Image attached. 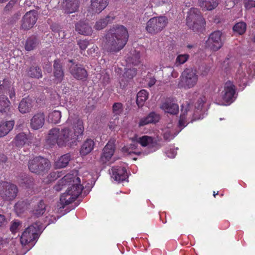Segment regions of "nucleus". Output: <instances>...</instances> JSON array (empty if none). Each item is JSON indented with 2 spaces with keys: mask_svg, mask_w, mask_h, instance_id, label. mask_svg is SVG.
Instances as JSON below:
<instances>
[{
  "mask_svg": "<svg viewBox=\"0 0 255 255\" xmlns=\"http://www.w3.org/2000/svg\"><path fill=\"white\" fill-rule=\"evenodd\" d=\"M67 127L50 129L46 137V143L50 147L55 144L59 146H72L77 144L78 137L84 131L83 122L76 115L70 116L66 121Z\"/></svg>",
  "mask_w": 255,
  "mask_h": 255,
  "instance_id": "obj_1",
  "label": "nucleus"
},
{
  "mask_svg": "<svg viewBox=\"0 0 255 255\" xmlns=\"http://www.w3.org/2000/svg\"><path fill=\"white\" fill-rule=\"evenodd\" d=\"M128 38L126 27L122 25L112 26L105 35L104 49L107 52L114 54L124 48Z\"/></svg>",
  "mask_w": 255,
  "mask_h": 255,
  "instance_id": "obj_2",
  "label": "nucleus"
},
{
  "mask_svg": "<svg viewBox=\"0 0 255 255\" xmlns=\"http://www.w3.org/2000/svg\"><path fill=\"white\" fill-rule=\"evenodd\" d=\"M80 178L74 176L73 174H68L64 176L59 182L58 185L54 187L55 190L60 191L63 186L66 185L70 186L68 187L65 193L60 197V201L62 207L67 205L74 201L81 193L83 186L80 183Z\"/></svg>",
  "mask_w": 255,
  "mask_h": 255,
  "instance_id": "obj_3",
  "label": "nucleus"
},
{
  "mask_svg": "<svg viewBox=\"0 0 255 255\" xmlns=\"http://www.w3.org/2000/svg\"><path fill=\"white\" fill-rule=\"evenodd\" d=\"M42 226L40 222H36L27 227L22 233L20 237L22 245H28L30 248L33 246L39 235L41 232Z\"/></svg>",
  "mask_w": 255,
  "mask_h": 255,
  "instance_id": "obj_4",
  "label": "nucleus"
},
{
  "mask_svg": "<svg viewBox=\"0 0 255 255\" xmlns=\"http://www.w3.org/2000/svg\"><path fill=\"white\" fill-rule=\"evenodd\" d=\"M186 23L194 31H201L203 29L205 21L199 9L195 8L190 9L187 13Z\"/></svg>",
  "mask_w": 255,
  "mask_h": 255,
  "instance_id": "obj_5",
  "label": "nucleus"
},
{
  "mask_svg": "<svg viewBox=\"0 0 255 255\" xmlns=\"http://www.w3.org/2000/svg\"><path fill=\"white\" fill-rule=\"evenodd\" d=\"M236 97V86L233 82L228 81L225 83L224 90L221 93V99L217 100V103L220 105H229L235 101Z\"/></svg>",
  "mask_w": 255,
  "mask_h": 255,
  "instance_id": "obj_6",
  "label": "nucleus"
},
{
  "mask_svg": "<svg viewBox=\"0 0 255 255\" xmlns=\"http://www.w3.org/2000/svg\"><path fill=\"white\" fill-rule=\"evenodd\" d=\"M198 76L197 71L193 68H186L182 72L179 86L185 89L194 87L197 84Z\"/></svg>",
  "mask_w": 255,
  "mask_h": 255,
  "instance_id": "obj_7",
  "label": "nucleus"
},
{
  "mask_svg": "<svg viewBox=\"0 0 255 255\" xmlns=\"http://www.w3.org/2000/svg\"><path fill=\"white\" fill-rule=\"evenodd\" d=\"M167 23L168 19L166 16L153 17L147 22L146 30L150 34H155L161 31Z\"/></svg>",
  "mask_w": 255,
  "mask_h": 255,
  "instance_id": "obj_8",
  "label": "nucleus"
},
{
  "mask_svg": "<svg viewBox=\"0 0 255 255\" xmlns=\"http://www.w3.org/2000/svg\"><path fill=\"white\" fill-rule=\"evenodd\" d=\"M29 170L37 174H43L50 168L49 160L41 156H38L30 160L28 164Z\"/></svg>",
  "mask_w": 255,
  "mask_h": 255,
  "instance_id": "obj_9",
  "label": "nucleus"
},
{
  "mask_svg": "<svg viewBox=\"0 0 255 255\" xmlns=\"http://www.w3.org/2000/svg\"><path fill=\"white\" fill-rule=\"evenodd\" d=\"M255 73V65L250 62L247 66L242 64L239 66L235 76V80L239 83V86H245L247 84L248 75H254Z\"/></svg>",
  "mask_w": 255,
  "mask_h": 255,
  "instance_id": "obj_10",
  "label": "nucleus"
},
{
  "mask_svg": "<svg viewBox=\"0 0 255 255\" xmlns=\"http://www.w3.org/2000/svg\"><path fill=\"white\" fill-rule=\"evenodd\" d=\"M18 192L16 185L7 182H0V196L4 200H13Z\"/></svg>",
  "mask_w": 255,
  "mask_h": 255,
  "instance_id": "obj_11",
  "label": "nucleus"
},
{
  "mask_svg": "<svg viewBox=\"0 0 255 255\" xmlns=\"http://www.w3.org/2000/svg\"><path fill=\"white\" fill-rule=\"evenodd\" d=\"M206 44V46L213 51L218 50L222 47L223 44L222 33L219 30L212 32L210 34Z\"/></svg>",
  "mask_w": 255,
  "mask_h": 255,
  "instance_id": "obj_12",
  "label": "nucleus"
},
{
  "mask_svg": "<svg viewBox=\"0 0 255 255\" xmlns=\"http://www.w3.org/2000/svg\"><path fill=\"white\" fill-rule=\"evenodd\" d=\"M37 20V13L35 10H30L26 12L21 20V28L28 30L32 28Z\"/></svg>",
  "mask_w": 255,
  "mask_h": 255,
  "instance_id": "obj_13",
  "label": "nucleus"
},
{
  "mask_svg": "<svg viewBox=\"0 0 255 255\" xmlns=\"http://www.w3.org/2000/svg\"><path fill=\"white\" fill-rule=\"evenodd\" d=\"M69 71L71 74L76 79L82 80L87 77V72L83 67L75 64L72 60L69 61Z\"/></svg>",
  "mask_w": 255,
  "mask_h": 255,
  "instance_id": "obj_14",
  "label": "nucleus"
},
{
  "mask_svg": "<svg viewBox=\"0 0 255 255\" xmlns=\"http://www.w3.org/2000/svg\"><path fill=\"white\" fill-rule=\"evenodd\" d=\"M115 146L114 140H110L104 147L100 157V162L106 163L108 162L114 155Z\"/></svg>",
  "mask_w": 255,
  "mask_h": 255,
  "instance_id": "obj_15",
  "label": "nucleus"
},
{
  "mask_svg": "<svg viewBox=\"0 0 255 255\" xmlns=\"http://www.w3.org/2000/svg\"><path fill=\"white\" fill-rule=\"evenodd\" d=\"M111 171L112 178L119 183L126 180L128 178L127 169L125 167L115 166L112 167Z\"/></svg>",
  "mask_w": 255,
  "mask_h": 255,
  "instance_id": "obj_16",
  "label": "nucleus"
},
{
  "mask_svg": "<svg viewBox=\"0 0 255 255\" xmlns=\"http://www.w3.org/2000/svg\"><path fill=\"white\" fill-rule=\"evenodd\" d=\"M188 107L189 106H187L185 109L183 106L181 108L179 126L182 128L185 127L189 122H192L193 121L191 118L193 112L188 109Z\"/></svg>",
  "mask_w": 255,
  "mask_h": 255,
  "instance_id": "obj_17",
  "label": "nucleus"
},
{
  "mask_svg": "<svg viewBox=\"0 0 255 255\" xmlns=\"http://www.w3.org/2000/svg\"><path fill=\"white\" fill-rule=\"evenodd\" d=\"M108 3V0H91L88 10L92 13H99L106 7Z\"/></svg>",
  "mask_w": 255,
  "mask_h": 255,
  "instance_id": "obj_18",
  "label": "nucleus"
},
{
  "mask_svg": "<svg viewBox=\"0 0 255 255\" xmlns=\"http://www.w3.org/2000/svg\"><path fill=\"white\" fill-rule=\"evenodd\" d=\"M45 123V115L43 113L35 114L30 121V126L33 129H38L42 128Z\"/></svg>",
  "mask_w": 255,
  "mask_h": 255,
  "instance_id": "obj_19",
  "label": "nucleus"
},
{
  "mask_svg": "<svg viewBox=\"0 0 255 255\" xmlns=\"http://www.w3.org/2000/svg\"><path fill=\"white\" fill-rule=\"evenodd\" d=\"M79 4V0H65L63 2L62 7L65 12L71 13L78 9Z\"/></svg>",
  "mask_w": 255,
  "mask_h": 255,
  "instance_id": "obj_20",
  "label": "nucleus"
},
{
  "mask_svg": "<svg viewBox=\"0 0 255 255\" xmlns=\"http://www.w3.org/2000/svg\"><path fill=\"white\" fill-rule=\"evenodd\" d=\"M53 69L55 80L57 83H60L63 80L64 74L61 64L59 60H54Z\"/></svg>",
  "mask_w": 255,
  "mask_h": 255,
  "instance_id": "obj_21",
  "label": "nucleus"
},
{
  "mask_svg": "<svg viewBox=\"0 0 255 255\" xmlns=\"http://www.w3.org/2000/svg\"><path fill=\"white\" fill-rule=\"evenodd\" d=\"M33 101L30 98L23 99L19 104V111L22 114L29 113L33 107Z\"/></svg>",
  "mask_w": 255,
  "mask_h": 255,
  "instance_id": "obj_22",
  "label": "nucleus"
},
{
  "mask_svg": "<svg viewBox=\"0 0 255 255\" xmlns=\"http://www.w3.org/2000/svg\"><path fill=\"white\" fill-rule=\"evenodd\" d=\"M165 112L171 115H176L179 112V106L177 104L166 101L160 106Z\"/></svg>",
  "mask_w": 255,
  "mask_h": 255,
  "instance_id": "obj_23",
  "label": "nucleus"
},
{
  "mask_svg": "<svg viewBox=\"0 0 255 255\" xmlns=\"http://www.w3.org/2000/svg\"><path fill=\"white\" fill-rule=\"evenodd\" d=\"M13 121H2L0 123V137L7 134L13 128Z\"/></svg>",
  "mask_w": 255,
  "mask_h": 255,
  "instance_id": "obj_24",
  "label": "nucleus"
},
{
  "mask_svg": "<svg viewBox=\"0 0 255 255\" xmlns=\"http://www.w3.org/2000/svg\"><path fill=\"white\" fill-rule=\"evenodd\" d=\"M76 30L79 33L85 35H89L92 33V28L87 23L83 21H80L75 25Z\"/></svg>",
  "mask_w": 255,
  "mask_h": 255,
  "instance_id": "obj_25",
  "label": "nucleus"
},
{
  "mask_svg": "<svg viewBox=\"0 0 255 255\" xmlns=\"http://www.w3.org/2000/svg\"><path fill=\"white\" fill-rule=\"evenodd\" d=\"M160 116L155 112L150 113L147 117L141 119L139 123V126H143L145 125L155 123L159 121Z\"/></svg>",
  "mask_w": 255,
  "mask_h": 255,
  "instance_id": "obj_26",
  "label": "nucleus"
},
{
  "mask_svg": "<svg viewBox=\"0 0 255 255\" xmlns=\"http://www.w3.org/2000/svg\"><path fill=\"white\" fill-rule=\"evenodd\" d=\"M10 103L7 98L3 95L0 96V113L7 114L10 112Z\"/></svg>",
  "mask_w": 255,
  "mask_h": 255,
  "instance_id": "obj_27",
  "label": "nucleus"
},
{
  "mask_svg": "<svg viewBox=\"0 0 255 255\" xmlns=\"http://www.w3.org/2000/svg\"><path fill=\"white\" fill-rule=\"evenodd\" d=\"M95 145L94 141L91 139H87L83 143L80 149V154L82 155H86L90 153L93 149Z\"/></svg>",
  "mask_w": 255,
  "mask_h": 255,
  "instance_id": "obj_28",
  "label": "nucleus"
},
{
  "mask_svg": "<svg viewBox=\"0 0 255 255\" xmlns=\"http://www.w3.org/2000/svg\"><path fill=\"white\" fill-rule=\"evenodd\" d=\"M200 6L205 10H212L219 4V0H199Z\"/></svg>",
  "mask_w": 255,
  "mask_h": 255,
  "instance_id": "obj_29",
  "label": "nucleus"
},
{
  "mask_svg": "<svg viewBox=\"0 0 255 255\" xmlns=\"http://www.w3.org/2000/svg\"><path fill=\"white\" fill-rule=\"evenodd\" d=\"M114 19L115 16L108 15L106 17L98 20L95 25V28L97 30L102 29L105 28L108 23L112 22Z\"/></svg>",
  "mask_w": 255,
  "mask_h": 255,
  "instance_id": "obj_30",
  "label": "nucleus"
},
{
  "mask_svg": "<svg viewBox=\"0 0 255 255\" xmlns=\"http://www.w3.org/2000/svg\"><path fill=\"white\" fill-rule=\"evenodd\" d=\"M139 142L142 146H148V147H154L157 144V141L155 138L147 135L140 137Z\"/></svg>",
  "mask_w": 255,
  "mask_h": 255,
  "instance_id": "obj_31",
  "label": "nucleus"
},
{
  "mask_svg": "<svg viewBox=\"0 0 255 255\" xmlns=\"http://www.w3.org/2000/svg\"><path fill=\"white\" fill-rule=\"evenodd\" d=\"M26 71L27 75L31 78L39 79L42 76L41 70L37 65H32Z\"/></svg>",
  "mask_w": 255,
  "mask_h": 255,
  "instance_id": "obj_32",
  "label": "nucleus"
},
{
  "mask_svg": "<svg viewBox=\"0 0 255 255\" xmlns=\"http://www.w3.org/2000/svg\"><path fill=\"white\" fill-rule=\"evenodd\" d=\"M39 44V39L35 36L29 37L25 43V49L27 51H31L36 48Z\"/></svg>",
  "mask_w": 255,
  "mask_h": 255,
  "instance_id": "obj_33",
  "label": "nucleus"
},
{
  "mask_svg": "<svg viewBox=\"0 0 255 255\" xmlns=\"http://www.w3.org/2000/svg\"><path fill=\"white\" fill-rule=\"evenodd\" d=\"M71 159V157L70 153H66L62 155L58 160L55 162V166L57 168H64L67 166Z\"/></svg>",
  "mask_w": 255,
  "mask_h": 255,
  "instance_id": "obj_34",
  "label": "nucleus"
},
{
  "mask_svg": "<svg viewBox=\"0 0 255 255\" xmlns=\"http://www.w3.org/2000/svg\"><path fill=\"white\" fill-rule=\"evenodd\" d=\"M148 94L145 90H142L138 92L136 102L139 108L142 107L144 105V102L148 98Z\"/></svg>",
  "mask_w": 255,
  "mask_h": 255,
  "instance_id": "obj_35",
  "label": "nucleus"
},
{
  "mask_svg": "<svg viewBox=\"0 0 255 255\" xmlns=\"http://www.w3.org/2000/svg\"><path fill=\"white\" fill-rule=\"evenodd\" d=\"M61 118V113L58 110H54L48 114V121L52 124H58Z\"/></svg>",
  "mask_w": 255,
  "mask_h": 255,
  "instance_id": "obj_36",
  "label": "nucleus"
},
{
  "mask_svg": "<svg viewBox=\"0 0 255 255\" xmlns=\"http://www.w3.org/2000/svg\"><path fill=\"white\" fill-rule=\"evenodd\" d=\"M27 140L26 135L24 132L17 134L14 139L15 145L17 147H22Z\"/></svg>",
  "mask_w": 255,
  "mask_h": 255,
  "instance_id": "obj_37",
  "label": "nucleus"
},
{
  "mask_svg": "<svg viewBox=\"0 0 255 255\" xmlns=\"http://www.w3.org/2000/svg\"><path fill=\"white\" fill-rule=\"evenodd\" d=\"M45 204L42 200H40L35 206L33 210V214L36 216H39L43 214L45 211Z\"/></svg>",
  "mask_w": 255,
  "mask_h": 255,
  "instance_id": "obj_38",
  "label": "nucleus"
},
{
  "mask_svg": "<svg viewBox=\"0 0 255 255\" xmlns=\"http://www.w3.org/2000/svg\"><path fill=\"white\" fill-rule=\"evenodd\" d=\"M235 32L242 35L244 34L247 29V24L245 22L241 21L236 23L233 28Z\"/></svg>",
  "mask_w": 255,
  "mask_h": 255,
  "instance_id": "obj_39",
  "label": "nucleus"
},
{
  "mask_svg": "<svg viewBox=\"0 0 255 255\" xmlns=\"http://www.w3.org/2000/svg\"><path fill=\"white\" fill-rule=\"evenodd\" d=\"M137 145L138 144L136 143H131L128 146H124L122 150L123 152L128 154L134 153L139 155L141 154L140 152H136L134 151L136 149Z\"/></svg>",
  "mask_w": 255,
  "mask_h": 255,
  "instance_id": "obj_40",
  "label": "nucleus"
},
{
  "mask_svg": "<svg viewBox=\"0 0 255 255\" xmlns=\"http://www.w3.org/2000/svg\"><path fill=\"white\" fill-rule=\"evenodd\" d=\"M113 113L115 116H118L122 114L124 111L123 105L121 103H115L113 104Z\"/></svg>",
  "mask_w": 255,
  "mask_h": 255,
  "instance_id": "obj_41",
  "label": "nucleus"
},
{
  "mask_svg": "<svg viewBox=\"0 0 255 255\" xmlns=\"http://www.w3.org/2000/svg\"><path fill=\"white\" fill-rule=\"evenodd\" d=\"M136 74V70L134 68L125 69L123 76L128 79H131Z\"/></svg>",
  "mask_w": 255,
  "mask_h": 255,
  "instance_id": "obj_42",
  "label": "nucleus"
},
{
  "mask_svg": "<svg viewBox=\"0 0 255 255\" xmlns=\"http://www.w3.org/2000/svg\"><path fill=\"white\" fill-rule=\"evenodd\" d=\"M189 55L187 54H180L176 59L175 64L177 65H179L185 63L189 59Z\"/></svg>",
  "mask_w": 255,
  "mask_h": 255,
  "instance_id": "obj_43",
  "label": "nucleus"
},
{
  "mask_svg": "<svg viewBox=\"0 0 255 255\" xmlns=\"http://www.w3.org/2000/svg\"><path fill=\"white\" fill-rule=\"evenodd\" d=\"M10 81L7 79H4L2 84L0 85V93H7V88H10Z\"/></svg>",
  "mask_w": 255,
  "mask_h": 255,
  "instance_id": "obj_44",
  "label": "nucleus"
},
{
  "mask_svg": "<svg viewBox=\"0 0 255 255\" xmlns=\"http://www.w3.org/2000/svg\"><path fill=\"white\" fill-rule=\"evenodd\" d=\"M206 100V97L204 96H201L195 104V108L198 110H201Z\"/></svg>",
  "mask_w": 255,
  "mask_h": 255,
  "instance_id": "obj_45",
  "label": "nucleus"
},
{
  "mask_svg": "<svg viewBox=\"0 0 255 255\" xmlns=\"http://www.w3.org/2000/svg\"><path fill=\"white\" fill-rule=\"evenodd\" d=\"M77 44L79 45L80 49L83 51L87 48V46L89 44V42L87 40H79L78 41Z\"/></svg>",
  "mask_w": 255,
  "mask_h": 255,
  "instance_id": "obj_46",
  "label": "nucleus"
},
{
  "mask_svg": "<svg viewBox=\"0 0 255 255\" xmlns=\"http://www.w3.org/2000/svg\"><path fill=\"white\" fill-rule=\"evenodd\" d=\"M174 136L175 135L173 132L169 129L165 130L163 133L164 139L166 140L169 141L173 138Z\"/></svg>",
  "mask_w": 255,
  "mask_h": 255,
  "instance_id": "obj_47",
  "label": "nucleus"
},
{
  "mask_svg": "<svg viewBox=\"0 0 255 255\" xmlns=\"http://www.w3.org/2000/svg\"><path fill=\"white\" fill-rule=\"evenodd\" d=\"M245 6L247 9H250L255 7V0H245Z\"/></svg>",
  "mask_w": 255,
  "mask_h": 255,
  "instance_id": "obj_48",
  "label": "nucleus"
},
{
  "mask_svg": "<svg viewBox=\"0 0 255 255\" xmlns=\"http://www.w3.org/2000/svg\"><path fill=\"white\" fill-rule=\"evenodd\" d=\"M20 223L18 221H14L10 227V230L12 232H16V230L18 229V227L20 226Z\"/></svg>",
  "mask_w": 255,
  "mask_h": 255,
  "instance_id": "obj_49",
  "label": "nucleus"
},
{
  "mask_svg": "<svg viewBox=\"0 0 255 255\" xmlns=\"http://www.w3.org/2000/svg\"><path fill=\"white\" fill-rule=\"evenodd\" d=\"M102 82L103 83L104 85H108L110 81V78L109 75L107 74V73L105 74L104 75H103V78L102 79Z\"/></svg>",
  "mask_w": 255,
  "mask_h": 255,
  "instance_id": "obj_50",
  "label": "nucleus"
},
{
  "mask_svg": "<svg viewBox=\"0 0 255 255\" xmlns=\"http://www.w3.org/2000/svg\"><path fill=\"white\" fill-rule=\"evenodd\" d=\"M8 92V95L10 99H12L15 96V93L13 90V88L11 87L10 84V88H7V92Z\"/></svg>",
  "mask_w": 255,
  "mask_h": 255,
  "instance_id": "obj_51",
  "label": "nucleus"
},
{
  "mask_svg": "<svg viewBox=\"0 0 255 255\" xmlns=\"http://www.w3.org/2000/svg\"><path fill=\"white\" fill-rule=\"evenodd\" d=\"M33 182V179L30 177H26L25 179L23 180V183L27 186L30 187L32 183Z\"/></svg>",
  "mask_w": 255,
  "mask_h": 255,
  "instance_id": "obj_52",
  "label": "nucleus"
},
{
  "mask_svg": "<svg viewBox=\"0 0 255 255\" xmlns=\"http://www.w3.org/2000/svg\"><path fill=\"white\" fill-rule=\"evenodd\" d=\"M23 202H18L15 205V209L17 212H22L23 211L22 206L23 205Z\"/></svg>",
  "mask_w": 255,
  "mask_h": 255,
  "instance_id": "obj_53",
  "label": "nucleus"
},
{
  "mask_svg": "<svg viewBox=\"0 0 255 255\" xmlns=\"http://www.w3.org/2000/svg\"><path fill=\"white\" fill-rule=\"evenodd\" d=\"M6 222L7 221L4 216L0 214V227L4 225Z\"/></svg>",
  "mask_w": 255,
  "mask_h": 255,
  "instance_id": "obj_54",
  "label": "nucleus"
},
{
  "mask_svg": "<svg viewBox=\"0 0 255 255\" xmlns=\"http://www.w3.org/2000/svg\"><path fill=\"white\" fill-rule=\"evenodd\" d=\"M46 218H47V220H48V221H49L48 224L54 223L56 221V218L53 216H52L50 219H49V218L48 217H47Z\"/></svg>",
  "mask_w": 255,
  "mask_h": 255,
  "instance_id": "obj_55",
  "label": "nucleus"
},
{
  "mask_svg": "<svg viewBox=\"0 0 255 255\" xmlns=\"http://www.w3.org/2000/svg\"><path fill=\"white\" fill-rule=\"evenodd\" d=\"M156 80L154 78H151L148 82V85L151 87L155 84Z\"/></svg>",
  "mask_w": 255,
  "mask_h": 255,
  "instance_id": "obj_56",
  "label": "nucleus"
},
{
  "mask_svg": "<svg viewBox=\"0 0 255 255\" xmlns=\"http://www.w3.org/2000/svg\"><path fill=\"white\" fill-rule=\"evenodd\" d=\"M234 66V65H233V64H231L229 65V68L225 67L224 68V70H225V71H226V72H227L229 71V69H232Z\"/></svg>",
  "mask_w": 255,
  "mask_h": 255,
  "instance_id": "obj_57",
  "label": "nucleus"
},
{
  "mask_svg": "<svg viewBox=\"0 0 255 255\" xmlns=\"http://www.w3.org/2000/svg\"><path fill=\"white\" fill-rule=\"evenodd\" d=\"M7 243V241L5 240H3L2 238L0 237V245H3Z\"/></svg>",
  "mask_w": 255,
  "mask_h": 255,
  "instance_id": "obj_58",
  "label": "nucleus"
},
{
  "mask_svg": "<svg viewBox=\"0 0 255 255\" xmlns=\"http://www.w3.org/2000/svg\"><path fill=\"white\" fill-rule=\"evenodd\" d=\"M6 157L4 155H2L1 159H0L1 161L2 162H5L6 161Z\"/></svg>",
  "mask_w": 255,
  "mask_h": 255,
  "instance_id": "obj_59",
  "label": "nucleus"
},
{
  "mask_svg": "<svg viewBox=\"0 0 255 255\" xmlns=\"http://www.w3.org/2000/svg\"><path fill=\"white\" fill-rule=\"evenodd\" d=\"M51 27H52V28H52V30H53V31H56V30H57V29H56V25H52Z\"/></svg>",
  "mask_w": 255,
  "mask_h": 255,
  "instance_id": "obj_60",
  "label": "nucleus"
},
{
  "mask_svg": "<svg viewBox=\"0 0 255 255\" xmlns=\"http://www.w3.org/2000/svg\"><path fill=\"white\" fill-rule=\"evenodd\" d=\"M228 62L227 61H225L224 62V66H225L226 64L228 65Z\"/></svg>",
  "mask_w": 255,
  "mask_h": 255,
  "instance_id": "obj_61",
  "label": "nucleus"
},
{
  "mask_svg": "<svg viewBox=\"0 0 255 255\" xmlns=\"http://www.w3.org/2000/svg\"><path fill=\"white\" fill-rule=\"evenodd\" d=\"M175 155H176V154L173 153V155H171V156L168 155V156L169 157H170L173 158V157H174L175 156Z\"/></svg>",
  "mask_w": 255,
  "mask_h": 255,
  "instance_id": "obj_62",
  "label": "nucleus"
},
{
  "mask_svg": "<svg viewBox=\"0 0 255 255\" xmlns=\"http://www.w3.org/2000/svg\"><path fill=\"white\" fill-rule=\"evenodd\" d=\"M218 192H217V193H215V192H214V194H213V195L215 197H216V195H218Z\"/></svg>",
  "mask_w": 255,
  "mask_h": 255,
  "instance_id": "obj_63",
  "label": "nucleus"
},
{
  "mask_svg": "<svg viewBox=\"0 0 255 255\" xmlns=\"http://www.w3.org/2000/svg\"><path fill=\"white\" fill-rule=\"evenodd\" d=\"M8 0H0V2H6V1H7Z\"/></svg>",
  "mask_w": 255,
  "mask_h": 255,
  "instance_id": "obj_64",
  "label": "nucleus"
}]
</instances>
